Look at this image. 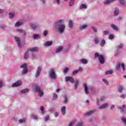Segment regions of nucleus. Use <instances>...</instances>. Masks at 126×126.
<instances>
[{
	"label": "nucleus",
	"mask_w": 126,
	"mask_h": 126,
	"mask_svg": "<svg viewBox=\"0 0 126 126\" xmlns=\"http://www.w3.org/2000/svg\"><path fill=\"white\" fill-rule=\"evenodd\" d=\"M63 20H59L55 22V28L59 31L60 34H63L65 30V26L63 23Z\"/></svg>",
	"instance_id": "f257e3e1"
},
{
	"label": "nucleus",
	"mask_w": 126,
	"mask_h": 126,
	"mask_svg": "<svg viewBox=\"0 0 126 126\" xmlns=\"http://www.w3.org/2000/svg\"><path fill=\"white\" fill-rule=\"evenodd\" d=\"M94 58L95 59H97V58H98L100 64H103L105 63V58H104V56L102 55H99V53H95L94 54Z\"/></svg>",
	"instance_id": "f03ea898"
},
{
	"label": "nucleus",
	"mask_w": 126,
	"mask_h": 126,
	"mask_svg": "<svg viewBox=\"0 0 126 126\" xmlns=\"http://www.w3.org/2000/svg\"><path fill=\"white\" fill-rule=\"evenodd\" d=\"M49 76L50 78H51V79H53L54 80H56V79L58 78V76H57V74H56V72L55 71V69H54V68L50 69L49 73Z\"/></svg>",
	"instance_id": "7ed1b4c3"
},
{
	"label": "nucleus",
	"mask_w": 126,
	"mask_h": 126,
	"mask_svg": "<svg viewBox=\"0 0 126 126\" xmlns=\"http://www.w3.org/2000/svg\"><path fill=\"white\" fill-rule=\"evenodd\" d=\"M42 66L37 67L36 71V73L35 74V77H36V78H38V77L40 76V75L41 74V72L42 71Z\"/></svg>",
	"instance_id": "20e7f679"
},
{
	"label": "nucleus",
	"mask_w": 126,
	"mask_h": 126,
	"mask_svg": "<svg viewBox=\"0 0 126 126\" xmlns=\"http://www.w3.org/2000/svg\"><path fill=\"white\" fill-rule=\"evenodd\" d=\"M35 90L36 92H37V93H38L40 97H42V96H43V95H44V93H43V91H42L41 90V89L40 88V87H39L38 86H35Z\"/></svg>",
	"instance_id": "39448f33"
},
{
	"label": "nucleus",
	"mask_w": 126,
	"mask_h": 126,
	"mask_svg": "<svg viewBox=\"0 0 126 126\" xmlns=\"http://www.w3.org/2000/svg\"><path fill=\"white\" fill-rule=\"evenodd\" d=\"M123 47H124V45L122 43H121L120 45L117 46V50L115 53V56H117L118 55L120 54V53H121L120 49H123Z\"/></svg>",
	"instance_id": "423d86ee"
},
{
	"label": "nucleus",
	"mask_w": 126,
	"mask_h": 126,
	"mask_svg": "<svg viewBox=\"0 0 126 126\" xmlns=\"http://www.w3.org/2000/svg\"><path fill=\"white\" fill-rule=\"evenodd\" d=\"M66 82H70L71 83H74V79L72 77L66 76L65 78Z\"/></svg>",
	"instance_id": "0eeeda50"
},
{
	"label": "nucleus",
	"mask_w": 126,
	"mask_h": 126,
	"mask_svg": "<svg viewBox=\"0 0 126 126\" xmlns=\"http://www.w3.org/2000/svg\"><path fill=\"white\" fill-rule=\"evenodd\" d=\"M15 39L16 40V42H17L18 48H21V46H22V45L21 44V42L20 41V38L17 36H15Z\"/></svg>",
	"instance_id": "6e6552de"
},
{
	"label": "nucleus",
	"mask_w": 126,
	"mask_h": 126,
	"mask_svg": "<svg viewBox=\"0 0 126 126\" xmlns=\"http://www.w3.org/2000/svg\"><path fill=\"white\" fill-rule=\"evenodd\" d=\"M22 84V81H18L14 83L12 85V87H17L18 86H20Z\"/></svg>",
	"instance_id": "1a4fd4ad"
},
{
	"label": "nucleus",
	"mask_w": 126,
	"mask_h": 126,
	"mask_svg": "<svg viewBox=\"0 0 126 126\" xmlns=\"http://www.w3.org/2000/svg\"><path fill=\"white\" fill-rule=\"evenodd\" d=\"M52 45H53V41H48L44 43V46L49 47L50 46H52Z\"/></svg>",
	"instance_id": "9d476101"
},
{
	"label": "nucleus",
	"mask_w": 126,
	"mask_h": 126,
	"mask_svg": "<svg viewBox=\"0 0 126 126\" xmlns=\"http://www.w3.org/2000/svg\"><path fill=\"white\" fill-rule=\"evenodd\" d=\"M98 109L99 110H102L103 109H106V108H107V107H108V104L107 103H104L103 104H102L101 105H98Z\"/></svg>",
	"instance_id": "9b49d317"
},
{
	"label": "nucleus",
	"mask_w": 126,
	"mask_h": 126,
	"mask_svg": "<svg viewBox=\"0 0 126 126\" xmlns=\"http://www.w3.org/2000/svg\"><path fill=\"white\" fill-rule=\"evenodd\" d=\"M30 27H31L33 30H37L39 28V26L37 25H35L34 24H31L30 25Z\"/></svg>",
	"instance_id": "f8f14e48"
},
{
	"label": "nucleus",
	"mask_w": 126,
	"mask_h": 126,
	"mask_svg": "<svg viewBox=\"0 0 126 126\" xmlns=\"http://www.w3.org/2000/svg\"><path fill=\"white\" fill-rule=\"evenodd\" d=\"M105 100V97L102 96L100 98V100H99V99H96V104L97 106H100V102H102V101H104Z\"/></svg>",
	"instance_id": "ddd939ff"
},
{
	"label": "nucleus",
	"mask_w": 126,
	"mask_h": 126,
	"mask_svg": "<svg viewBox=\"0 0 126 126\" xmlns=\"http://www.w3.org/2000/svg\"><path fill=\"white\" fill-rule=\"evenodd\" d=\"M94 112H95V110L90 111L89 112H88L85 113L84 115L86 117H88L89 116H91V115H93V114H94Z\"/></svg>",
	"instance_id": "4468645a"
},
{
	"label": "nucleus",
	"mask_w": 126,
	"mask_h": 126,
	"mask_svg": "<svg viewBox=\"0 0 126 126\" xmlns=\"http://www.w3.org/2000/svg\"><path fill=\"white\" fill-rule=\"evenodd\" d=\"M29 51H31V52L35 53V52H38V51H39V48L37 47H35L30 49L29 50Z\"/></svg>",
	"instance_id": "2eb2a0df"
},
{
	"label": "nucleus",
	"mask_w": 126,
	"mask_h": 126,
	"mask_svg": "<svg viewBox=\"0 0 126 126\" xmlns=\"http://www.w3.org/2000/svg\"><path fill=\"white\" fill-rule=\"evenodd\" d=\"M110 27H111V28H112V29L114 30L115 31H119V29L118 28V27L115 26V24H111L110 25Z\"/></svg>",
	"instance_id": "dca6fc26"
},
{
	"label": "nucleus",
	"mask_w": 126,
	"mask_h": 126,
	"mask_svg": "<svg viewBox=\"0 0 126 126\" xmlns=\"http://www.w3.org/2000/svg\"><path fill=\"white\" fill-rule=\"evenodd\" d=\"M84 88L86 94H89V92H88V87H87V85L86 84H84Z\"/></svg>",
	"instance_id": "f3484780"
},
{
	"label": "nucleus",
	"mask_w": 126,
	"mask_h": 126,
	"mask_svg": "<svg viewBox=\"0 0 126 126\" xmlns=\"http://www.w3.org/2000/svg\"><path fill=\"white\" fill-rule=\"evenodd\" d=\"M68 27L69 28H70V29H72V28H73V22H72V21L69 20Z\"/></svg>",
	"instance_id": "a211bd4d"
},
{
	"label": "nucleus",
	"mask_w": 126,
	"mask_h": 126,
	"mask_svg": "<svg viewBox=\"0 0 126 126\" xmlns=\"http://www.w3.org/2000/svg\"><path fill=\"white\" fill-rule=\"evenodd\" d=\"M17 32L18 33H23L24 35H26L27 33H26V31L25 30H22V29H18L17 30Z\"/></svg>",
	"instance_id": "6ab92c4d"
},
{
	"label": "nucleus",
	"mask_w": 126,
	"mask_h": 126,
	"mask_svg": "<svg viewBox=\"0 0 126 126\" xmlns=\"http://www.w3.org/2000/svg\"><path fill=\"white\" fill-rule=\"evenodd\" d=\"M118 90L119 93H122V92H123V90H124V87H123V86L119 85L118 88Z\"/></svg>",
	"instance_id": "aec40b11"
},
{
	"label": "nucleus",
	"mask_w": 126,
	"mask_h": 126,
	"mask_svg": "<svg viewBox=\"0 0 126 126\" xmlns=\"http://www.w3.org/2000/svg\"><path fill=\"white\" fill-rule=\"evenodd\" d=\"M65 110H66L65 106H63L61 108L62 114L63 115V116H64V115H65Z\"/></svg>",
	"instance_id": "412c9836"
},
{
	"label": "nucleus",
	"mask_w": 126,
	"mask_h": 126,
	"mask_svg": "<svg viewBox=\"0 0 126 126\" xmlns=\"http://www.w3.org/2000/svg\"><path fill=\"white\" fill-rule=\"evenodd\" d=\"M63 46H60L58 47L56 51V53H60V52H62L63 51Z\"/></svg>",
	"instance_id": "4be33fe9"
},
{
	"label": "nucleus",
	"mask_w": 126,
	"mask_h": 126,
	"mask_svg": "<svg viewBox=\"0 0 126 126\" xmlns=\"http://www.w3.org/2000/svg\"><path fill=\"white\" fill-rule=\"evenodd\" d=\"M30 90L29 89H25L24 90H22L21 91V93H22V94H25V93H27V92H29Z\"/></svg>",
	"instance_id": "5701e85b"
},
{
	"label": "nucleus",
	"mask_w": 126,
	"mask_h": 126,
	"mask_svg": "<svg viewBox=\"0 0 126 126\" xmlns=\"http://www.w3.org/2000/svg\"><path fill=\"white\" fill-rule=\"evenodd\" d=\"M23 24V22H17L15 24V27H19V26H21Z\"/></svg>",
	"instance_id": "b1692460"
},
{
	"label": "nucleus",
	"mask_w": 126,
	"mask_h": 126,
	"mask_svg": "<svg viewBox=\"0 0 126 126\" xmlns=\"http://www.w3.org/2000/svg\"><path fill=\"white\" fill-rule=\"evenodd\" d=\"M126 105H123L122 107H119V109H120L121 113H124V112H125V109H126Z\"/></svg>",
	"instance_id": "393cba45"
},
{
	"label": "nucleus",
	"mask_w": 126,
	"mask_h": 126,
	"mask_svg": "<svg viewBox=\"0 0 126 126\" xmlns=\"http://www.w3.org/2000/svg\"><path fill=\"white\" fill-rule=\"evenodd\" d=\"M119 8H115L114 12V15L117 16L119 14Z\"/></svg>",
	"instance_id": "a878e982"
},
{
	"label": "nucleus",
	"mask_w": 126,
	"mask_h": 126,
	"mask_svg": "<svg viewBox=\"0 0 126 126\" xmlns=\"http://www.w3.org/2000/svg\"><path fill=\"white\" fill-rule=\"evenodd\" d=\"M87 8V6L84 4H82L80 6V9H86Z\"/></svg>",
	"instance_id": "bb28decb"
},
{
	"label": "nucleus",
	"mask_w": 126,
	"mask_h": 126,
	"mask_svg": "<svg viewBox=\"0 0 126 126\" xmlns=\"http://www.w3.org/2000/svg\"><path fill=\"white\" fill-rule=\"evenodd\" d=\"M33 38L35 39H40L41 37L40 36V35H39V34H34L33 35Z\"/></svg>",
	"instance_id": "cd10ccee"
},
{
	"label": "nucleus",
	"mask_w": 126,
	"mask_h": 126,
	"mask_svg": "<svg viewBox=\"0 0 126 126\" xmlns=\"http://www.w3.org/2000/svg\"><path fill=\"white\" fill-rule=\"evenodd\" d=\"M27 66H28V65L27 63H25L23 64L22 65H21L20 68H24V69H27Z\"/></svg>",
	"instance_id": "c85d7f7f"
},
{
	"label": "nucleus",
	"mask_w": 126,
	"mask_h": 126,
	"mask_svg": "<svg viewBox=\"0 0 126 126\" xmlns=\"http://www.w3.org/2000/svg\"><path fill=\"white\" fill-rule=\"evenodd\" d=\"M115 0H105V1L104 2L105 4H110L111 2H113V1H114Z\"/></svg>",
	"instance_id": "c756f323"
},
{
	"label": "nucleus",
	"mask_w": 126,
	"mask_h": 126,
	"mask_svg": "<svg viewBox=\"0 0 126 126\" xmlns=\"http://www.w3.org/2000/svg\"><path fill=\"white\" fill-rule=\"evenodd\" d=\"M87 28V25H81L80 27V30H84V29H86Z\"/></svg>",
	"instance_id": "7c9ffc66"
},
{
	"label": "nucleus",
	"mask_w": 126,
	"mask_h": 126,
	"mask_svg": "<svg viewBox=\"0 0 126 126\" xmlns=\"http://www.w3.org/2000/svg\"><path fill=\"white\" fill-rule=\"evenodd\" d=\"M79 83V82L78 80H76L75 82V84H74V88H75V90H76V89H77V87H78V84Z\"/></svg>",
	"instance_id": "2f4dec72"
},
{
	"label": "nucleus",
	"mask_w": 126,
	"mask_h": 126,
	"mask_svg": "<svg viewBox=\"0 0 126 126\" xmlns=\"http://www.w3.org/2000/svg\"><path fill=\"white\" fill-rule=\"evenodd\" d=\"M121 120L123 122L124 125H125V126H126V118H125L124 116H122L121 117Z\"/></svg>",
	"instance_id": "473e14b6"
},
{
	"label": "nucleus",
	"mask_w": 126,
	"mask_h": 126,
	"mask_svg": "<svg viewBox=\"0 0 126 126\" xmlns=\"http://www.w3.org/2000/svg\"><path fill=\"white\" fill-rule=\"evenodd\" d=\"M121 65H122V64H121V63L117 64L115 67L116 70H119L121 68Z\"/></svg>",
	"instance_id": "72a5a7b5"
},
{
	"label": "nucleus",
	"mask_w": 126,
	"mask_h": 126,
	"mask_svg": "<svg viewBox=\"0 0 126 126\" xmlns=\"http://www.w3.org/2000/svg\"><path fill=\"white\" fill-rule=\"evenodd\" d=\"M28 57H29V53L28 52V51H27L25 53V56H24V59L25 60H27L28 59Z\"/></svg>",
	"instance_id": "f704fd0d"
},
{
	"label": "nucleus",
	"mask_w": 126,
	"mask_h": 126,
	"mask_svg": "<svg viewBox=\"0 0 126 126\" xmlns=\"http://www.w3.org/2000/svg\"><path fill=\"white\" fill-rule=\"evenodd\" d=\"M106 75H109V74H113V70H108L105 72Z\"/></svg>",
	"instance_id": "c9c22d12"
},
{
	"label": "nucleus",
	"mask_w": 126,
	"mask_h": 126,
	"mask_svg": "<svg viewBox=\"0 0 126 126\" xmlns=\"http://www.w3.org/2000/svg\"><path fill=\"white\" fill-rule=\"evenodd\" d=\"M105 44H106V41L104 39H102L100 42V46L101 47H104L105 46Z\"/></svg>",
	"instance_id": "e433bc0d"
},
{
	"label": "nucleus",
	"mask_w": 126,
	"mask_h": 126,
	"mask_svg": "<svg viewBox=\"0 0 126 126\" xmlns=\"http://www.w3.org/2000/svg\"><path fill=\"white\" fill-rule=\"evenodd\" d=\"M28 72V69H24L22 71V74H27Z\"/></svg>",
	"instance_id": "4c0bfd02"
},
{
	"label": "nucleus",
	"mask_w": 126,
	"mask_h": 126,
	"mask_svg": "<svg viewBox=\"0 0 126 126\" xmlns=\"http://www.w3.org/2000/svg\"><path fill=\"white\" fill-rule=\"evenodd\" d=\"M74 4V0H71L69 3V6H73Z\"/></svg>",
	"instance_id": "58836bf2"
},
{
	"label": "nucleus",
	"mask_w": 126,
	"mask_h": 126,
	"mask_svg": "<svg viewBox=\"0 0 126 126\" xmlns=\"http://www.w3.org/2000/svg\"><path fill=\"white\" fill-rule=\"evenodd\" d=\"M81 62L82 63H83L84 64H86V63H88L87 60L84 59H81Z\"/></svg>",
	"instance_id": "ea45409f"
},
{
	"label": "nucleus",
	"mask_w": 126,
	"mask_h": 126,
	"mask_svg": "<svg viewBox=\"0 0 126 126\" xmlns=\"http://www.w3.org/2000/svg\"><path fill=\"white\" fill-rule=\"evenodd\" d=\"M63 98H64V101H63V103L64 104H66V103H67V96L65 95L64 96H63Z\"/></svg>",
	"instance_id": "a19ab883"
},
{
	"label": "nucleus",
	"mask_w": 126,
	"mask_h": 126,
	"mask_svg": "<svg viewBox=\"0 0 126 126\" xmlns=\"http://www.w3.org/2000/svg\"><path fill=\"white\" fill-rule=\"evenodd\" d=\"M14 15H15V14L13 13H10L9 14V18H10V19H12V18H13V17H14Z\"/></svg>",
	"instance_id": "79ce46f5"
},
{
	"label": "nucleus",
	"mask_w": 126,
	"mask_h": 126,
	"mask_svg": "<svg viewBox=\"0 0 126 126\" xmlns=\"http://www.w3.org/2000/svg\"><path fill=\"white\" fill-rule=\"evenodd\" d=\"M75 124V120H73L70 123H69L67 126H72L73 124Z\"/></svg>",
	"instance_id": "37998d69"
},
{
	"label": "nucleus",
	"mask_w": 126,
	"mask_h": 126,
	"mask_svg": "<svg viewBox=\"0 0 126 126\" xmlns=\"http://www.w3.org/2000/svg\"><path fill=\"white\" fill-rule=\"evenodd\" d=\"M53 99L54 100H57L58 99V94L56 93L53 94Z\"/></svg>",
	"instance_id": "c03bdc74"
},
{
	"label": "nucleus",
	"mask_w": 126,
	"mask_h": 126,
	"mask_svg": "<svg viewBox=\"0 0 126 126\" xmlns=\"http://www.w3.org/2000/svg\"><path fill=\"white\" fill-rule=\"evenodd\" d=\"M120 3L122 5L126 4V0H119Z\"/></svg>",
	"instance_id": "a18cd8bd"
},
{
	"label": "nucleus",
	"mask_w": 126,
	"mask_h": 126,
	"mask_svg": "<svg viewBox=\"0 0 126 126\" xmlns=\"http://www.w3.org/2000/svg\"><path fill=\"white\" fill-rule=\"evenodd\" d=\"M25 122H26L25 119H20L19 120V124H23V123H25Z\"/></svg>",
	"instance_id": "49530a36"
},
{
	"label": "nucleus",
	"mask_w": 126,
	"mask_h": 126,
	"mask_svg": "<svg viewBox=\"0 0 126 126\" xmlns=\"http://www.w3.org/2000/svg\"><path fill=\"white\" fill-rule=\"evenodd\" d=\"M92 29H93V31H94V32L95 33H97V32H98V30H97V28H96L95 27H92Z\"/></svg>",
	"instance_id": "de8ad7c7"
},
{
	"label": "nucleus",
	"mask_w": 126,
	"mask_h": 126,
	"mask_svg": "<svg viewBox=\"0 0 126 126\" xmlns=\"http://www.w3.org/2000/svg\"><path fill=\"white\" fill-rule=\"evenodd\" d=\"M44 106H41L40 110L41 111L42 115H44V114H45V111H44Z\"/></svg>",
	"instance_id": "09e8293b"
},
{
	"label": "nucleus",
	"mask_w": 126,
	"mask_h": 126,
	"mask_svg": "<svg viewBox=\"0 0 126 126\" xmlns=\"http://www.w3.org/2000/svg\"><path fill=\"white\" fill-rule=\"evenodd\" d=\"M94 44H98V43H99V39H98V38L96 37L94 38Z\"/></svg>",
	"instance_id": "8fccbe9b"
},
{
	"label": "nucleus",
	"mask_w": 126,
	"mask_h": 126,
	"mask_svg": "<svg viewBox=\"0 0 126 126\" xmlns=\"http://www.w3.org/2000/svg\"><path fill=\"white\" fill-rule=\"evenodd\" d=\"M102 81H103V82H104V83H105V84H106V85H109V82H108V81H107V80H106L105 79H103Z\"/></svg>",
	"instance_id": "3c124183"
},
{
	"label": "nucleus",
	"mask_w": 126,
	"mask_h": 126,
	"mask_svg": "<svg viewBox=\"0 0 126 126\" xmlns=\"http://www.w3.org/2000/svg\"><path fill=\"white\" fill-rule=\"evenodd\" d=\"M76 126H84L83 125V122H79L77 124Z\"/></svg>",
	"instance_id": "603ef678"
},
{
	"label": "nucleus",
	"mask_w": 126,
	"mask_h": 126,
	"mask_svg": "<svg viewBox=\"0 0 126 126\" xmlns=\"http://www.w3.org/2000/svg\"><path fill=\"white\" fill-rule=\"evenodd\" d=\"M103 33L104 35H109V31H104L103 32Z\"/></svg>",
	"instance_id": "864d4df0"
},
{
	"label": "nucleus",
	"mask_w": 126,
	"mask_h": 126,
	"mask_svg": "<svg viewBox=\"0 0 126 126\" xmlns=\"http://www.w3.org/2000/svg\"><path fill=\"white\" fill-rule=\"evenodd\" d=\"M121 67L122 68L123 71H125L126 70V68L125 67V64H124L123 63L121 64Z\"/></svg>",
	"instance_id": "5fc2aeb1"
},
{
	"label": "nucleus",
	"mask_w": 126,
	"mask_h": 126,
	"mask_svg": "<svg viewBox=\"0 0 126 126\" xmlns=\"http://www.w3.org/2000/svg\"><path fill=\"white\" fill-rule=\"evenodd\" d=\"M78 73V71L77 70H74L72 72L73 75H75Z\"/></svg>",
	"instance_id": "6e6d98bb"
},
{
	"label": "nucleus",
	"mask_w": 126,
	"mask_h": 126,
	"mask_svg": "<svg viewBox=\"0 0 126 126\" xmlns=\"http://www.w3.org/2000/svg\"><path fill=\"white\" fill-rule=\"evenodd\" d=\"M49 119H50V116L49 115H47L44 118V120H45V122H47V121H48Z\"/></svg>",
	"instance_id": "4d7b16f0"
},
{
	"label": "nucleus",
	"mask_w": 126,
	"mask_h": 126,
	"mask_svg": "<svg viewBox=\"0 0 126 126\" xmlns=\"http://www.w3.org/2000/svg\"><path fill=\"white\" fill-rule=\"evenodd\" d=\"M63 72H64V73H67V72H68V67H66L65 69H64V71H63Z\"/></svg>",
	"instance_id": "13d9d810"
},
{
	"label": "nucleus",
	"mask_w": 126,
	"mask_h": 126,
	"mask_svg": "<svg viewBox=\"0 0 126 126\" xmlns=\"http://www.w3.org/2000/svg\"><path fill=\"white\" fill-rule=\"evenodd\" d=\"M114 35H112V34H110L109 35V39H110V40H113V39H114Z\"/></svg>",
	"instance_id": "bf43d9fd"
},
{
	"label": "nucleus",
	"mask_w": 126,
	"mask_h": 126,
	"mask_svg": "<svg viewBox=\"0 0 126 126\" xmlns=\"http://www.w3.org/2000/svg\"><path fill=\"white\" fill-rule=\"evenodd\" d=\"M55 2H56V3H57L58 5H60V4H61V1L60 0H55Z\"/></svg>",
	"instance_id": "052dcab7"
},
{
	"label": "nucleus",
	"mask_w": 126,
	"mask_h": 126,
	"mask_svg": "<svg viewBox=\"0 0 126 126\" xmlns=\"http://www.w3.org/2000/svg\"><path fill=\"white\" fill-rule=\"evenodd\" d=\"M5 28H6V26L5 25L0 26V29H4Z\"/></svg>",
	"instance_id": "680f3d73"
},
{
	"label": "nucleus",
	"mask_w": 126,
	"mask_h": 126,
	"mask_svg": "<svg viewBox=\"0 0 126 126\" xmlns=\"http://www.w3.org/2000/svg\"><path fill=\"white\" fill-rule=\"evenodd\" d=\"M44 36H47L48 35V31H44L43 32Z\"/></svg>",
	"instance_id": "e2e57ef3"
},
{
	"label": "nucleus",
	"mask_w": 126,
	"mask_h": 126,
	"mask_svg": "<svg viewBox=\"0 0 126 126\" xmlns=\"http://www.w3.org/2000/svg\"><path fill=\"white\" fill-rule=\"evenodd\" d=\"M126 94L125 95V94H123L120 95V97H121L122 99H125L126 98Z\"/></svg>",
	"instance_id": "0e129e2a"
},
{
	"label": "nucleus",
	"mask_w": 126,
	"mask_h": 126,
	"mask_svg": "<svg viewBox=\"0 0 126 126\" xmlns=\"http://www.w3.org/2000/svg\"><path fill=\"white\" fill-rule=\"evenodd\" d=\"M55 109H49V112H50V113H54L55 112Z\"/></svg>",
	"instance_id": "69168bd1"
},
{
	"label": "nucleus",
	"mask_w": 126,
	"mask_h": 126,
	"mask_svg": "<svg viewBox=\"0 0 126 126\" xmlns=\"http://www.w3.org/2000/svg\"><path fill=\"white\" fill-rule=\"evenodd\" d=\"M32 118L34 119V120H36V121H38V117L36 116L35 115H32Z\"/></svg>",
	"instance_id": "338daca9"
},
{
	"label": "nucleus",
	"mask_w": 126,
	"mask_h": 126,
	"mask_svg": "<svg viewBox=\"0 0 126 126\" xmlns=\"http://www.w3.org/2000/svg\"><path fill=\"white\" fill-rule=\"evenodd\" d=\"M77 70L78 71V72H79L80 71H82V70H83V68H82V67H80L79 69Z\"/></svg>",
	"instance_id": "774afa93"
}]
</instances>
